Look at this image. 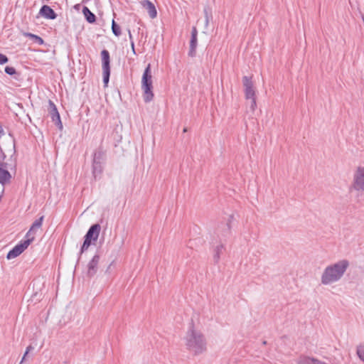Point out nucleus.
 <instances>
[{"mask_svg":"<svg viewBox=\"0 0 364 364\" xmlns=\"http://www.w3.org/2000/svg\"><path fill=\"white\" fill-rule=\"evenodd\" d=\"M184 340L187 350L195 355L202 354L207 350V342L204 335L194 328L193 322L186 332Z\"/></svg>","mask_w":364,"mask_h":364,"instance_id":"f257e3e1","label":"nucleus"},{"mask_svg":"<svg viewBox=\"0 0 364 364\" xmlns=\"http://www.w3.org/2000/svg\"><path fill=\"white\" fill-rule=\"evenodd\" d=\"M349 265L348 260L345 259L328 265L321 274V284L328 285L338 282L345 274Z\"/></svg>","mask_w":364,"mask_h":364,"instance_id":"f03ea898","label":"nucleus"},{"mask_svg":"<svg viewBox=\"0 0 364 364\" xmlns=\"http://www.w3.org/2000/svg\"><path fill=\"white\" fill-rule=\"evenodd\" d=\"M141 89L143 90V97L145 102H151L154 97L152 85V75L151 70V64L149 63L145 68L141 78Z\"/></svg>","mask_w":364,"mask_h":364,"instance_id":"7ed1b4c3","label":"nucleus"},{"mask_svg":"<svg viewBox=\"0 0 364 364\" xmlns=\"http://www.w3.org/2000/svg\"><path fill=\"white\" fill-rule=\"evenodd\" d=\"M242 83L245 88L244 92L245 99L247 100H250V109L252 112H255L257 107L256 94L252 77L244 76L242 77Z\"/></svg>","mask_w":364,"mask_h":364,"instance_id":"20e7f679","label":"nucleus"},{"mask_svg":"<svg viewBox=\"0 0 364 364\" xmlns=\"http://www.w3.org/2000/svg\"><path fill=\"white\" fill-rule=\"evenodd\" d=\"M350 189L364 193V166H359L355 170Z\"/></svg>","mask_w":364,"mask_h":364,"instance_id":"39448f33","label":"nucleus"},{"mask_svg":"<svg viewBox=\"0 0 364 364\" xmlns=\"http://www.w3.org/2000/svg\"><path fill=\"white\" fill-rule=\"evenodd\" d=\"M102 70H103V82L105 86H107L110 76V56L109 53L107 50H102L101 52Z\"/></svg>","mask_w":364,"mask_h":364,"instance_id":"423d86ee","label":"nucleus"},{"mask_svg":"<svg viewBox=\"0 0 364 364\" xmlns=\"http://www.w3.org/2000/svg\"><path fill=\"white\" fill-rule=\"evenodd\" d=\"M33 241V237H31V239L26 238V240L21 241L8 252L6 256L7 259H14L20 255Z\"/></svg>","mask_w":364,"mask_h":364,"instance_id":"0eeeda50","label":"nucleus"},{"mask_svg":"<svg viewBox=\"0 0 364 364\" xmlns=\"http://www.w3.org/2000/svg\"><path fill=\"white\" fill-rule=\"evenodd\" d=\"M48 112L52 119V121L55 123V124L58 127L60 130H62L63 127L62 122L60 120V114L57 109L55 105L51 100L48 101Z\"/></svg>","mask_w":364,"mask_h":364,"instance_id":"6e6552de","label":"nucleus"},{"mask_svg":"<svg viewBox=\"0 0 364 364\" xmlns=\"http://www.w3.org/2000/svg\"><path fill=\"white\" fill-rule=\"evenodd\" d=\"M100 260V256L98 254H96L93 256L91 260L88 262L87 267V275L88 277H94L97 272L99 263Z\"/></svg>","mask_w":364,"mask_h":364,"instance_id":"1a4fd4ad","label":"nucleus"},{"mask_svg":"<svg viewBox=\"0 0 364 364\" xmlns=\"http://www.w3.org/2000/svg\"><path fill=\"white\" fill-rule=\"evenodd\" d=\"M198 30L196 27L193 26L191 30V38L190 41V48L188 51V55L193 58L196 55V48L198 43Z\"/></svg>","mask_w":364,"mask_h":364,"instance_id":"9d476101","label":"nucleus"},{"mask_svg":"<svg viewBox=\"0 0 364 364\" xmlns=\"http://www.w3.org/2000/svg\"><path fill=\"white\" fill-rule=\"evenodd\" d=\"M43 220H44V216L42 215L41 217H40L38 219L36 220L33 223L31 227L30 228L29 230L28 231V232L26 235V238L31 239V237H33V240L35 239V235H36V230L41 228Z\"/></svg>","mask_w":364,"mask_h":364,"instance_id":"9b49d317","label":"nucleus"},{"mask_svg":"<svg viewBox=\"0 0 364 364\" xmlns=\"http://www.w3.org/2000/svg\"><path fill=\"white\" fill-rule=\"evenodd\" d=\"M141 5L145 10H146L151 18H154L156 17L157 11L153 3L149 0H143L141 1Z\"/></svg>","mask_w":364,"mask_h":364,"instance_id":"f8f14e48","label":"nucleus"},{"mask_svg":"<svg viewBox=\"0 0 364 364\" xmlns=\"http://www.w3.org/2000/svg\"><path fill=\"white\" fill-rule=\"evenodd\" d=\"M39 14L46 19L53 20L57 17L54 10L48 5H43L41 8Z\"/></svg>","mask_w":364,"mask_h":364,"instance_id":"ddd939ff","label":"nucleus"},{"mask_svg":"<svg viewBox=\"0 0 364 364\" xmlns=\"http://www.w3.org/2000/svg\"><path fill=\"white\" fill-rule=\"evenodd\" d=\"M106 160V150L104 149L102 145L94 151L92 156V161L105 163Z\"/></svg>","mask_w":364,"mask_h":364,"instance_id":"4468645a","label":"nucleus"},{"mask_svg":"<svg viewBox=\"0 0 364 364\" xmlns=\"http://www.w3.org/2000/svg\"><path fill=\"white\" fill-rule=\"evenodd\" d=\"M297 364H327L317 358L301 355L296 360Z\"/></svg>","mask_w":364,"mask_h":364,"instance_id":"2eb2a0df","label":"nucleus"},{"mask_svg":"<svg viewBox=\"0 0 364 364\" xmlns=\"http://www.w3.org/2000/svg\"><path fill=\"white\" fill-rule=\"evenodd\" d=\"M100 229L101 227L99 224H94L89 228L85 235L91 238L93 241H96L99 237Z\"/></svg>","mask_w":364,"mask_h":364,"instance_id":"dca6fc26","label":"nucleus"},{"mask_svg":"<svg viewBox=\"0 0 364 364\" xmlns=\"http://www.w3.org/2000/svg\"><path fill=\"white\" fill-rule=\"evenodd\" d=\"M11 178V173L6 169L0 167V183L3 186L10 183Z\"/></svg>","mask_w":364,"mask_h":364,"instance_id":"f3484780","label":"nucleus"},{"mask_svg":"<svg viewBox=\"0 0 364 364\" xmlns=\"http://www.w3.org/2000/svg\"><path fill=\"white\" fill-rule=\"evenodd\" d=\"M103 162L94 161H92V173L94 177H96L100 175L103 171Z\"/></svg>","mask_w":364,"mask_h":364,"instance_id":"a211bd4d","label":"nucleus"},{"mask_svg":"<svg viewBox=\"0 0 364 364\" xmlns=\"http://www.w3.org/2000/svg\"><path fill=\"white\" fill-rule=\"evenodd\" d=\"M82 13L87 21V22L92 23L96 21L95 15L86 6L82 9Z\"/></svg>","mask_w":364,"mask_h":364,"instance_id":"6ab92c4d","label":"nucleus"},{"mask_svg":"<svg viewBox=\"0 0 364 364\" xmlns=\"http://www.w3.org/2000/svg\"><path fill=\"white\" fill-rule=\"evenodd\" d=\"M223 248H224L223 245H219L215 247V248L214 250L215 253L213 255V259H214V261L215 263H218L219 262L220 258V254L222 253Z\"/></svg>","mask_w":364,"mask_h":364,"instance_id":"aec40b11","label":"nucleus"},{"mask_svg":"<svg viewBox=\"0 0 364 364\" xmlns=\"http://www.w3.org/2000/svg\"><path fill=\"white\" fill-rule=\"evenodd\" d=\"M92 240L91 238H90L87 235H85V240H84V242L80 249V254H82V252H84L85 250H87L88 249V247L91 245Z\"/></svg>","mask_w":364,"mask_h":364,"instance_id":"412c9836","label":"nucleus"},{"mask_svg":"<svg viewBox=\"0 0 364 364\" xmlns=\"http://www.w3.org/2000/svg\"><path fill=\"white\" fill-rule=\"evenodd\" d=\"M112 33L116 36H119L121 35V28L120 26L114 21V20H112Z\"/></svg>","mask_w":364,"mask_h":364,"instance_id":"4be33fe9","label":"nucleus"},{"mask_svg":"<svg viewBox=\"0 0 364 364\" xmlns=\"http://www.w3.org/2000/svg\"><path fill=\"white\" fill-rule=\"evenodd\" d=\"M358 358L364 362V344H360L357 347L356 352Z\"/></svg>","mask_w":364,"mask_h":364,"instance_id":"5701e85b","label":"nucleus"},{"mask_svg":"<svg viewBox=\"0 0 364 364\" xmlns=\"http://www.w3.org/2000/svg\"><path fill=\"white\" fill-rule=\"evenodd\" d=\"M4 70L9 75H14L16 73V69L14 67L6 66Z\"/></svg>","mask_w":364,"mask_h":364,"instance_id":"b1692460","label":"nucleus"},{"mask_svg":"<svg viewBox=\"0 0 364 364\" xmlns=\"http://www.w3.org/2000/svg\"><path fill=\"white\" fill-rule=\"evenodd\" d=\"M29 36L35 39V41L38 43V44L41 45L43 43V40L42 38L39 37L38 36L34 35V34H29Z\"/></svg>","mask_w":364,"mask_h":364,"instance_id":"393cba45","label":"nucleus"},{"mask_svg":"<svg viewBox=\"0 0 364 364\" xmlns=\"http://www.w3.org/2000/svg\"><path fill=\"white\" fill-rule=\"evenodd\" d=\"M9 61V58L6 55L0 53V65L6 63Z\"/></svg>","mask_w":364,"mask_h":364,"instance_id":"a878e982","label":"nucleus"},{"mask_svg":"<svg viewBox=\"0 0 364 364\" xmlns=\"http://www.w3.org/2000/svg\"><path fill=\"white\" fill-rule=\"evenodd\" d=\"M32 349H33V347H32L31 346H28L27 347L26 350V352H25V353H24V355H23V358H22V360H21V361L20 362V364H21V363L23 362V360H25L26 356L27 355V354L28 353V352H29L31 350H32Z\"/></svg>","mask_w":364,"mask_h":364,"instance_id":"bb28decb","label":"nucleus"},{"mask_svg":"<svg viewBox=\"0 0 364 364\" xmlns=\"http://www.w3.org/2000/svg\"><path fill=\"white\" fill-rule=\"evenodd\" d=\"M127 32H128L129 38V41H130V43H131L132 41H134L133 40V36H132V32H131V30L129 28H128L127 29Z\"/></svg>","mask_w":364,"mask_h":364,"instance_id":"cd10ccee","label":"nucleus"},{"mask_svg":"<svg viewBox=\"0 0 364 364\" xmlns=\"http://www.w3.org/2000/svg\"><path fill=\"white\" fill-rule=\"evenodd\" d=\"M130 44H131L132 50L133 54L136 55V51H135L134 42V41H132V42L130 43Z\"/></svg>","mask_w":364,"mask_h":364,"instance_id":"c85d7f7f","label":"nucleus"},{"mask_svg":"<svg viewBox=\"0 0 364 364\" xmlns=\"http://www.w3.org/2000/svg\"><path fill=\"white\" fill-rule=\"evenodd\" d=\"M361 17H362V19H363V23H364V14H362Z\"/></svg>","mask_w":364,"mask_h":364,"instance_id":"c756f323","label":"nucleus"},{"mask_svg":"<svg viewBox=\"0 0 364 364\" xmlns=\"http://www.w3.org/2000/svg\"><path fill=\"white\" fill-rule=\"evenodd\" d=\"M204 12H205V15L207 16L208 12H207V10H206V9H205V10H204Z\"/></svg>","mask_w":364,"mask_h":364,"instance_id":"7c9ffc66","label":"nucleus"},{"mask_svg":"<svg viewBox=\"0 0 364 364\" xmlns=\"http://www.w3.org/2000/svg\"><path fill=\"white\" fill-rule=\"evenodd\" d=\"M187 132V128H184L183 129V132Z\"/></svg>","mask_w":364,"mask_h":364,"instance_id":"2f4dec72","label":"nucleus"}]
</instances>
